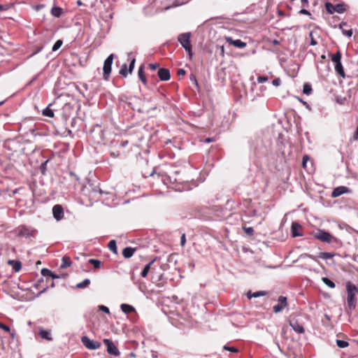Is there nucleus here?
Wrapping results in <instances>:
<instances>
[{
    "instance_id": "nucleus-1",
    "label": "nucleus",
    "mask_w": 358,
    "mask_h": 358,
    "mask_svg": "<svg viewBox=\"0 0 358 358\" xmlns=\"http://www.w3.org/2000/svg\"><path fill=\"white\" fill-rule=\"evenodd\" d=\"M345 288L347 291V305L350 310L355 309L357 306V299L355 294L357 291V286L352 282L348 281L345 284Z\"/></svg>"
},
{
    "instance_id": "nucleus-2",
    "label": "nucleus",
    "mask_w": 358,
    "mask_h": 358,
    "mask_svg": "<svg viewBox=\"0 0 358 358\" xmlns=\"http://www.w3.org/2000/svg\"><path fill=\"white\" fill-rule=\"evenodd\" d=\"M13 233L19 238H29L34 235L35 230L29 226L22 224L16 227L13 230Z\"/></svg>"
},
{
    "instance_id": "nucleus-3",
    "label": "nucleus",
    "mask_w": 358,
    "mask_h": 358,
    "mask_svg": "<svg viewBox=\"0 0 358 358\" xmlns=\"http://www.w3.org/2000/svg\"><path fill=\"white\" fill-rule=\"evenodd\" d=\"M191 33L187 32L179 34L178 41L182 48L188 52L190 57L192 56V45L190 44Z\"/></svg>"
},
{
    "instance_id": "nucleus-4",
    "label": "nucleus",
    "mask_w": 358,
    "mask_h": 358,
    "mask_svg": "<svg viewBox=\"0 0 358 358\" xmlns=\"http://www.w3.org/2000/svg\"><path fill=\"white\" fill-rule=\"evenodd\" d=\"M341 53L338 51L336 53L331 55V61L335 63V71L342 78L345 77V73L341 64Z\"/></svg>"
},
{
    "instance_id": "nucleus-5",
    "label": "nucleus",
    "mask_w": 358,
    "mask_h": 358,
    "mask_svg": "<svg viewBox=\"0 0 358 358\" xmlns=\"http://www.w3.org/2000/svg\"><path fill=\"white\" fill-rule=\"evenodd\" d=\"M114 59V55L110 54L104 61L103 67V78L104 80H108L111 73V66Z\"/></svg>"
},
{
    "instance_id": "nucleus-6",
    "label": "nucleus",
    "mask_w": 358,
    "mask_h": 358,
    "mask_svg": "<svg viewBox=\"0 0 358 358\" xmlns=\"http://www.w3.org/2000/svg\"><path fill=\"white\" fill-rule=\"evenodd\" d=\"M315 238L324 243H331L336 241V238L334 237L330 233L323 231L319 230L314 235Z\"/></svg>"
},
{
    "instance_id": "nucleus-7",
    "label": "nucleus",
    "mask_w": 358,
    "mask_h": 358,
    "mask_svg": "<svg viewBox=\"0 0 358 358\" xmlns=\"http://www.w3.org/2000/svg\"><path fill=\"white\" fill-rule=\"evenodd\" d=\"M325 8L327 11L330 14H333L334 13H343L346 10L345 6L343 3L334 5L330 2L325 3Z\"/></svg>"
},
{
    "instance_id": "nucleus-8",
    "label": "nucleus",
    "mask_w": 358,
    "mask_h": 358,
    "mask_svg": "<svg viewBox=\"0 0 358 358\" xmlns=\"http://www.w3.org/2000/svg\"><path fill=\"white\" fill-rule=\"evenodd\" d=\"M81 341L83 344L90 350H96L101 347V343L99 342L91 340L86 336L81 338Z\"/></svg>"
},
{
    "instance_id": "nucleus-9",
    "label": "nucleus",
    "mask_w": 358,
    "mask_h": 358,
    "mask_svg": "<svg viewBox=\"0 0 358 358\" xmlns=\"http://www.w3.org/2000/svg\"><path fill=\"white\" fill-rule=\"evenodd\" d=\"M103 343L107 346V352L110 355L119 356L120 352L115 344L108 338L103 340Z\"/></svg>"
},
{
    "instance_id": "nucleus-10",
    "label": "nucleus",
    "mask_w": 358,
    "mask_h": 358,
    "mask_svg": "<svg viewBox=\"0 0 358 358\" xmlns=\"http://www.w3.org/2000/svg\"><path fill=\"white\" fill-rule=\"evenodd\" d=\"M278 303L277 305H275L273 308V311L276 313L280 312L283 309V308L287 306V298L285 296H280L278 298Z\"/></svg>"
},
{
    "instance_id": "nucleus-11",
    "label": "nucleus",
    "mask_w": 358,
    "mask_h": 358,
    "mask_svg": "<svg viewBox=\"0 0 358 358\" xmlns=\"http://www.w3.org/2000/svg\"><path fill=\"white\" fill-rule=\"evenodd\" d=\"M52 214H53L54 217L57 220H62L64 217V210H63V208L62 207V206L55 205L52 208Z\"/></svg>"
},
{
    "instance_id": "nucleus-12",
    "label": "nucleus",
    "mask_w": 358,
    "mask_h": 358,
    "mask_svg": "<svg viewBox=\"0 0 358 358\" xmlns=\"http://www.w3.org/2000/svg\"><path fill=\"white\" fill-rule=\"evenodd\" d=\"M157 75L159 79L163 81H167L171 78L169 70L164 68L159 69L158 70Z\"/></svg>"
},
{
    "instance_id": "nucleus-13",
    "label": "nucleus",
    "mask_w": 358,
    "mask_h": 358,
    "mask_svg": "<svg viewBox=\"0 0 358 358\" xmlns=\"http://www.w3.org/2000/svg\"><path fill=\"white\" fill-rule=\"evenodd\" d=\"M349 191L350 190L347 187L339 186V187H337L335 189H334V190L331 193V196L334 198L338 197L345 193L349 192Z\"/></svg>"
},
{
    "instance_id": "nucleus-14",
    "label": "nucleus",
    "mask_w": 358,
    "mask_h": 358,
    "mask_svg": "<svg viewBox=\"0 0 358 358\" xmlns=\"http://www.w3.org/2000/svg\"><path fill=\"white\" fill-rule=\"evenodd\" d=\"M226 40L229 44L238 48H243L246 46V43L240 39L233 40L231 37H227Z\"/></svg>"
},
{
    "instance_id": "nucleus-15",
    "label": "nucleus",
    "mask_w": 358,
    "mask_h": 358,
    "mask_svg": "<svg viewBox=\"0 0 358 358\" xmlns=\"http://www.w3.org/2000/svg\"><path fill=\"white\" fill-rule=\"evenodd\" d=\"M301 228V227L298 222H292L291 231H292V235L293 237L302 236V234L300 233Z\"/></svg>"
},
{
    "instance_id": "nucleus-16",
    "label": "nucleus",
    "mask_w": 358,
    "mask_h": 358,
    "mask_svg": "<svg viewBox=\"0 0 358 358\" xmlns=\"http://www.w3.org/2000/svg\"><path fill=\"white\" fill-rule=\"evenodd\" d=\"M289 324L290 326L292 327V328L293 329V330L294 331H296V333H299V334H303L304 332V329L303 327H302V325H301L297 320H291L289 322Z\"/></svg>"
},
{
    "instance_id": "nucleus-17",
    "label": "nucleus",
    "mask_w": 358,
    "mask_h": 358,
    "mask_svg": "<svg viewBox=\"0 0 358 358\" xmlns=\"http://www.w3.org/2000/svg\"><path fill=\"white\" fill-rule=\"evenodd\" d=\"M344 26H347V23L341 22L339 24V28L341 29L343 34L346 36H348V38L351 37L352 35V29H348V30L345 29L343 28Z\"/></svg>"
},
{
    "instance_id": "nucleus-18",
    "label": "nucleus",
    "mask_w": 358,
    "mask_h": 358,
    "mask_svg": "<svg viewBox=\"0 0 358 358\" xmlns=\"http://www.w3.org/2000/svg\"><path fill=\"white\" fill-rule=\"evenodd\" d=\"M138 76L144 85H147V79L144 73L143 66H141L138 71Z\"/></svg>"
},
{
    "instance_id": "nucleus-19",
    "label": "nucleus",
    "mask_w": 358,
    "mask_h": 358,
    "mask_svg": "<svg viewBox=\"0 0 358 358\" xmlns=\"http://www.w3.org/2000/svg\"><path fill=\"white\" fill-rule=\"evenodd\" d=\"M135 251H136L135 248L127 247L123 250L122 255L125 258H129L134 255Z\"/></svg>"
},
{
    "instance_id": "nucleus-20",
    "label": "nucleus",
    "mask_w": 358,
    "mask_h": 358,
    "mask_svg": "<svg viewBox=\"0 0 358 358\" xmlns=\"http://www.w3.org/2000/svg\"><path fill=\"white\" fill-rule=\"evenodd\" d=\"M8 264L13 266V268L15 272H18L21 269L22 264L19 261L8 260Z\"/></svg>"
},
{
    "instance_id": "nucleus-21",
    "label": "nucleus",
    "mask_w": 358,
    "mask_h": 358,
    "mask_svg": "<svg viewBox=\"0 0 358 358\" xmlns=\"http://www.w3.org/2000/svg\"><path fill=\"white\" fill-rule=\"evenodd\" d=\"M156 261V258H155L152 261H151L150 262H149L148 264H146L145 266V267L143 268L141 275L143 278H145L148 273H149V271L150 270V268H151V265Z\"/></svg>"
},
{
    "instance_id": "nucleus-22",
    "label": "nucleus",
    "mask_w": 358,
    "mask_h": 358,
    "mask_svg": "<svg viewBox=\"0 0 358 358\" xmlns=\"http://www.w3.org/2000/svg\"><path fill=\"white\" fill-rule=\"evenodd\" d=\"M62 264L60 266L61 268H66L71 265V258L68 256H64L62 259Z\"/></svg>"
},
{
    "instance_id": "nucleus-23",
    "label": "nucleus",
    "mask_w": 358,
    "mask_h": 358,
    "mask_svg": "<svg viewBox=\"0 0 358 358\" xmlns=\"http://www.w3.org/2000/svg\"><path fill=\"white\" fill-rule=\"evenodd\" d=\"M120 308L122 311L127 314L131 313V312H134L135 310V308L132 306L127 303H122L120 306Z\"/></svg>"
},
{
    "instance_id": "nucleus-24",
    "label": "nucleus",
    "mask_w": 358,
    "mask_h": 358,
    "mask_svg": "<svg viewBox=\"0 0 358 358\" xmlns=\"http://www.w3.org/2000/svg\"><path fill=\"white\" fill-rule=\"evenodd\" d=\"M39 335L42 338L46 339L48 341L52 340V338L50 335V331L48 330L41 329L39 331Z\"/></svg>"
},
{
    "instance_id": "nucleus-25",
    "label": "nucleus",
    "mask_w": 358,
    "mask_h": 358,
    "mask_svg": "<svg viewBox=\"0 0 358 358\" xmlns=\"http://www.w3.org/2000/svg\"><path fill=\"white\" fill-rule=\"evenodd\" d=\"M62 9L59 7L55 6L51 9V14L56 17H59L62 13Z\"/></svg>"
},
{
    "instance_id": "nucleus-26",
    "label": "nucleus",
    "mask_w": 358,
    "mask_h": 358,
    "mask_svg": "<svg viewBox=\"0 0 358 358\" xmlns=\"http://www.w3.org/2000/svg\"><path fill=\"white\" fill-rule=\"evenodd\" d=\"M265 294H266V292L264 291L256 292L254 293H251V292H248L247 294V296H248V299H251L252 297L256 298V297H259L261 296H264Z\"/></svg>"
},
{
    "instance_id": "nucleus-27",
    "label": "nucleus",
    "mask_w": 358,
    "mask_h": 358,
    "mask_svg": "<svg viewBox=\"0 0 358 358\" xmlns=\"http://www.w3.org/2000/svg\"><path fill=\"white\" fill-rule=\"evenodd\" d=\"M334 256V253L326 252H320L318 255V257L321 258L322 259H329L332 258Z\"/></svg>"
},
{
    "instance_id": "nucleus-28",
    "label": "nucleus",
    "mask_w": 358,
    "mask_h": 358,
    "mask_svg": "<svg viewBox=\"0 0 358 358\" xmlns=\"http://www.w3.org/2000/svg\"><path fill=\"white\" fill-rule=\"evenodd\" d=\"M90 284V280L87 278V279H85L83 282L78 283L76 285V287L78 289H84V288L88 287Z\"/></svg>"
},
{
    "instance_id": "nucleus-29",
    "label": "nucleus",
    "mask_w": 358,
    "mask_h": 358,
    "mask_svg": "<svg viewBox=\"0 0 358 358\" xmlns=\"http://www.w3.org/2000/svg\"><path fill=\"white\" fill-rule=\"evenodd\" d=\"M322 282L326 285H327L330 288H334L336 287V285L335 283L331 281L330 279H329L328 278H326V277H323L322 278Z\"/></svg>"
},
{
    "instance_id": "nucleus-30",
    "label": "nucleus",
    "mask_w": 358,
    "mask_h": 358,
    "mask_svg": "<svg viewBox=\"0 0 358 358\" xmlns=\"http://www.w3.org/2000/svg\"><path fill=\"white\" fill-rule=\"evenodd\" d=\"M43 115L44 116L48 117H54V112L52 109L50 108L49 106H48L46 108H45L43 112Z\"/></svg>"
},
{
    "instance_id": "nucleus-31",
    "label": "nucleus",
    "mask_w": 358,
    "mask_h": 358,
    "mask_svg": "<svg viewBox=\"0 0 358 358\" xmlns=\"http://www.w3.org/2000/svg\"><path fill=\"white\" fill-rule=\"evenodd\" d=\"M89 264L94 266L95 268H99L101 267V261L95 259H90L88 260Z\"/></svg>"
},
{
    "instance_id": "nucleus-32",
    "label": "nucleus",
    "mask_w": 358,
    "mask_h": 358,
    "mask_svg": "<svg viewBox=\"0 0 358 358\" xmlns=\"http://www.w3.org/2000/svg\"><path fill=\"white\" fill-rule=\"evenodd\" d=\"M108 248L115 254H117V245L115 240H112L108 243Z\"/></svg>"
},
{
    "instance_id": "nucleus-33",
    "label": "nucleus",
    "mask_w": 358,
    "mask_h": 358,
    "mask_svg": "<svg viewBox=\"0 0 358 358\" xmlns=\"http://www.w3.org/2000/svg\"><path fill=\"white\" fill-rule=\"evenodd\" d=\"M129 73V69H127V64L122 65L120 71V74L122 75L123 77H127Z\"/></svg>"
},
{
    "instance_id": "nucleus-34",
    "label": "nucleus",
    "mask_w": 358,
    "mask_h": 358,
    "mask_svg": "<svg viewBox=\"0 0 358 358\" xmlns=\"http://www.w3.org/2000/svg\"><path fill=\"white\" fill-rule=\"evenodd\" d=\"M312 92V87L310 86V85L308 84V83H306L303 85V94H310Z\"/></svg>"
},
{
    "instance_id": "nucleus-35",
    "label": "nucleus",
    "mask_w": 358,
    "mask_h": 358,
    "mask_svg": "<svg viewBox=\"0 0 358 358\" xmlns=\"http://www.w3.org/2000/svg\"><path fill=\"white\" fill-rule=\"evenodd\" d=\"M337 345L341 348H344L348 346V343L343 340H336Z\"/></svg>"
},
{
    "instance_id": "nucleus-36",
    "label": "nucleus",
    "mask_w": 358,
    "mask_h": 358,
    "mask_svg": "<svg viewBox=\"0 0 358 358\" xmlns=\"http://www.w3.org/2000/svg\"><path fill=\"white\" fill-rule=\"evenodd\" d=\"M63 44V42L62 40H57L55 43L53 45L52 48V51L57 50Z\"/></svg>"
},
{
    "instance_id": "nucleus-37",
    "label": "nucleus",
    "mask_w": 358,
    "mask_h": 358,
    "mask_svg": "<svg viewBox=\"0 0 358 358\" xmlns=\"http://www.w3.org/2000/svg\"><path fill=\"white\" fill-rule=\"evenodd\" d=\"M244 231L249 236H252L254 234V229L252 227H243Z\"/></svg>"
},
{
    "instance_id": "nucleus-38",
    "label": "nucleus",
    "mask_w": 358,
    "mask_h": 358,
    "mask_svg": "<svg viewBox=\"0 0 358 358\" xmlns=\"http://www.w3.org/2000/svg\"><path fill=\"white\" fill-rule=\"evenodd\" d=\"M135 62H136V59H135V58H133L129 64V73H132V71L134 69Z\"/></svg>"
},
{
    "instance_id": "nucleus-39",
    "label": "nucleus",
    "mask_w": 358,
    "mask_h": 358,
    "mask_svg": "<svg viewBox=\"0 0 358 358\" xmlns=\"http://www.w3.org/2000/svg\"><path fill=\"white\" fill-rule=\"evenodd\" d=\"M41 274L43 276H50V275H52V271L48 268H43L41 270Z\"/></svg>"
},
{
    "instance_id": "nucleus-40",
    "label": "nucleus",
    "mask_w": 358,
    "mask_h": 358,
    "mask_svg": "<svg viewBox=\"0 0 358 358\" xmlns=\"http://www.w3.org/2000/svg\"><path fill=\"white\" fill-rule=\"evenodd\" d=\"M224 349L227 351L231 352H238V349L235 347H229V346L224 345Z\"/></svg>"
},
{
    "instance_id": "nucleus-41",
    "label": "nucleus",
    "mask_w": 358,
    "mask_h": 358,
    "mask_svg": "<svg viewBox=\"0 0 358 358\" xmlns=\"http://www.w3.org/2000/svg\"><path fill=\"white\" fill-rule=\"evenodd\" d=\"M268 78L267 76H259L257 78V81L259 83H262L266 82V81H268Z\"/></svg>"
},
{
    "instance_id": "nucleus-42",
    "label": "nucleus",
    "mask_w": 358,
    "mask_h": 358,
    "mask_svg": "<svg viewBox=\"0 0 358 358\" xmlns=\"http://www.w3.org/2000/svg\"><path fill=\"white\" fill-rule=\"evenodd\" d=\"M309 36L310 37V45H317V43L314 39L312 31L310 32Z\"/></svg>"
},
{
    "instance_id": "nucleus-43",
    "label": "nucleus",
    "mask_w": 358,
    "mask_h": 358,
    "mask_svg": "<svg viewBox=\"0 0 358 358\" xmlns=\"http://www.w3.org/2000/svg\"><path fill=\"white\" fill-rule=\"evenodd\" d=\"M159 66L158 63L150 64L149 67L151 70L155 71Z\"/></svg>"
},
{
    "instance_id": "nucleus-44",
    "label": "nucleus",
    "mask_w": 358,
    "mask_h": 358,
    "mask_svg": "<svg viewBox=\"0 0 358 358\" xmlns=\"http://www.w3.org/2000/svg\"><path fill=\"white\" fill-rule=\"evenodd\" d=\"M99 310H102L103 312L106 313H110V310H109V308L105 306H100L99 307Z\"/></svg>"
},
{
    "instance_id": "nucleus-45",
    "label": "nucleus",
    "mask_w": 358,
    "mask_h": 358,
    "mask_svg": "<svg viewBox=\"0 0 358 358\" xmlns=\"http://www.w3.org/2000/svg\"><path fill=\"white\" fill-rule=\"evenodd\" d=\"M309 160V157L307 156V155H304L303 157V160H302V166L303 168L306 167V164L307 163V162Z\"/></svg>"
},
{
    "instance_id": "nucleus-46",
    "label": "nucleus",
    "mask_w": 358,
    "mask_h": 358,
    "mask_svg": "<svg viewBox=\"0 0 358 358\" xmlns=\"http://www.w3.org/2000/svg\"><path fill=\"white\" fill-rule=\"evenodd\" d=\"M280 83H281V80L280 78H275L274 79L273 81H272V84L274 85V86H279L280 85Z\"/></svg>"
},
{
    "instance_id": "nucleus-47",
    "label": "nucleus",
    "mask_w": 358,
    "mask_h": 358,
    "mask_svg": "<svg viewBox=\"0 0 358 358\" xmlns=\"http://www.w3.org/2000/svg\"><path fill=\"white\" fill-rule=\"evenodd\" d=\"M300 257H301V258H303V257H309V258H310V259H314V260L315 259V257H314L313 255H308V254H306V253H304V254L301 255Z\"/></svg>"
},
{
    "instance_id": "nucleus-48",
    "label": "nucleus",
    "mask_w": 358,
    "mask_h": 358,
    "mask_svg": "<svg viewBox=\"0 0 358 358\" xmlns=\"http://www.w3.org/2000/svg\"><path fill=\"white\" fill-rule=\"evenodd\" d=\"M185 242H186L185 234H183L181 236V238H180V244H181V245L183 246L185 245Z\"/></svg>"
},
{
    "instance_id": "nucleus-49",
    "label": "nucleus",
    "mask_w": 358,
    "mask_h": 358,
    "mask_svg": "<svg viewBox=\"0 0 358 358\" xmlns=\"http://www.w3.org/2000/svg\"><path fill=\"white\" fill-rule=\"evenodd\" d=\"M0 328L3 329L6 331H10V328L8 326H6V325H5V324H3L2 323H0Z\"/></svg>"
},
{
    "instance_id": "nucleus-50",
    "label": "nucleus",
    "mask_w": 358,
    "mask_h": 358,
    "mask_svg": "<svg viewBox=\"0 0 358 358\" xmlns=\"http://www.w3.org/2000/svg\"><path fill=\"white\" fill-rule=\"evenodd\" d=\"M299 13L303 14V15H310V13L308 10L303 9V8L300 10Z\"/></svg>"
},
{
    "instance_id": "nucleus-51",
    "label": "nucleus",
    "mask_w": 358,
    "mask_h": 358,
    "mask_svg": "<svg viewBox=\"0 0 358 358\" xmlns=\"http://www.w3.org/2000/svg\"><path fill=\"white\" fill-rule=\"evenodd\" d=\"M185 73H186V71L183 69H180L178 71V74L179 76H184V75H185Z\"/></svg>"
},
{
    "instance_id": "nucleus-52",
    "label": "nucleus",
    "mask_w": 358,
    "mask_h": 358,
    "mask_svg": "<svg viewBox=\"0 0 358 358\" xmlns=\"http://www.w3.org/2000/svg\"><path fill=\"white\" fill-rule=\"evenodd\" d=\"M219 48L220 50V54L224 56V48L223 45H221V46H219Z\"/></svg>"
},
{
    "instance_id": "nucleus-53",
    "label": "nucleus",
    "mask_w": 358,
    "mask_h": 358,
    "mask_svg": "<svg viewBox=\"0 0 358 358\" xmlns=\"http://www.w3.org/2000/svg\"><path fill=\"white\" fill-rule=\"evenodd\" d=\"M190 80L194 81V83L198 85V83H197V81H196V77L194 76H190Z\"/></svg>"
},
{
    "instance_id": "nucleus-54",
    "label": "nucleus",
    "mask_w": 358,
    "mask_h": 358,
    "mask_svg": "<svg viewBox=\"0 0 358 358\" xmlns=\"http://www.w3.org/2000/svg\"><path fill=\"white\" fill-rule=\"evenodd\" d=\"M354 138H355V140L358 139V125H357V129H356Z\"/></svg>"
},
{
    "instance_id": "nucleus-55",
    "label": "nucleus",
    "mask_w": 358,
    "mask_h": 358,
    "mask_svg": "<svg viewBox=\"0 0 358 358\" xmlns=\"http://www.w3.org/2000/svg\"><path fill=\"white\" fill-rule=\"evenodd\" d=\"M213 138H207L204 140V142L206 143H210V142H213Z\"/></svg>"
},
{
    "instance_id": "nucleus-56",
    "label": "nucleus",
    "mask_w": 358,
    "mask_h": 358,
    "mask_svg": "<svg viewBox=\"0 0 358 358\" xmlns=\"http://www.w3.org/2000/svg\"><path fill=\"white\" fill-rule=\"evenodd\" d=\"M272 43L275 45H278L280 44V42L278 40L275 39L272 41Z\"/></svg>"
},
{
    "instance_id": "nucleus-57",
    "label": "nucleus",
    "mask_w": 358,
    "mask_h": 358,
    "mask_svg": "<svg viewBox=\"0 0 358 358\" xmlns=\"http://www.w3.org/2000/svg\"><path fill=\"white\" fill-rule=\"evenodd\" d=\"M50 277H51L53 279L59 278L58 275L54 274L52 272V275H50Z\"/></svg>"
},
{
    "instance_id": "nucleus-58",
    "label": "nucleus",
    "mask_w": 358,
    "mask_h": 358,
    "mask_svg": "<svg viewBox=\"0 0 358 358\" xmlns=\"http://www.w3.org/2000/svg\"><path fill=\"white\" fill-rule=\"evenodd\" d=\"M303 6H307L308 4V0H301Z\"/></svg>"
},
{
    "instance_id": "nucleus-59",
    "label": "nucleus",
    "mask_w": 358,
    "mask_h": 358,
    "mask_svg": "<svg viewBox=\"0 0 358 358\" xmlns=\"http://www.w3.org/2000/svg\"><path fill=\"white\" fill-rule=\"evenodd\" d=\"M129 357H132V358H136V355L134 352H131L129 355Z\"/></svg>"
},
{
    "instance_id": "nucleus-60",
    "label": "nucleus",
    "mask_w": 358,
    "mask_h": 358,
    "mask_svg": "<svg viewBox=\"0 0 358 358\" xmlns=\"http://www.w3.org/2000/svg\"><path fill=\"white\" fill-rule=\"evenodd\" d=\"M6 8H4V6H2V5H1V4H0V11H1V10H6Z\"/></svg>"
}]
</instances>
